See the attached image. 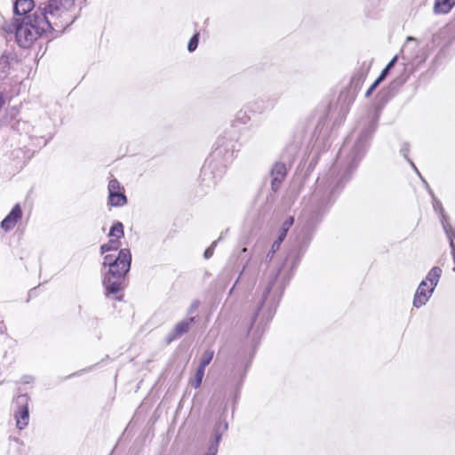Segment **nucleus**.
<instances>
[{
	"label": "nucleus",
	"instance_id": "f257e3e1",
	"mask_svg": "<svg viewBox=\"0 0 455 455\" xmlns=\"http://www.w3.org/2000/svg\"><path fill=\"white\" fill-rule=\"evenodd\" d=\"M75 0H51L44 11L27 15L16 28V40L28 48L40 36L52 31H61L74 22Z\"/></svg>",
	"mask_w": 455,
	"mask_h": 455
},
{
	"label": "nucleus",
	"instance_id": "f03ea898",
	"mask_svg": "<svg viewBox=\"0 0 455 455\" xmlns=\"http://www.w3.org/2000/svg\"><path fill=\"white\" fill-rule=\"evenodd\" d=\"M131 260L132 255L128 249L120 250L117 257L110 254L104 257L103 266L108 267L103 280L107 295L116 294L121 291L122 280L130 270Z\"/></svg>",
	"mask_w": 455,
	"mask_h": 455
},
{
	"label": "nucleus",
	"instance_id": "7ed1b4c3",
	"mask_svg": "<svg viewBox=\"0 0 455 455\" xmlns=\"http://www.w3.org/2000/svg\"><path fill=\"white\" fill-rule=\"evenodd\" d=\"M28 398L27 395H20L16 399L17 404L20 406L19 411H17L15 418L17 421V427L20 429H23L28 424Z\"/></svg>",
	"mask_w": 455,
	"mask_h": 455
},
{
	"label": "nucleus",
	"instance_id": "20e7f679",
	"mask_svg": "<svg viewBox=\"0 0 455 455\" xmlns=\"http://www.w3.org/2000/svg\"><path fill=\"white\" fill-rule=\"evenodd\" d=\"M434 290L431 287H428L427 281H422L414 296L413 305L416 307H420L425 305L432 295Z\"/></svg>",
	"mask_w": 455,
	"mask_h": 455
},
{
	"label": "nucleus",
	"instance_id": "39448f33",
	"mask_svg": "<svg viewBox=\"0 0 455 455\" xmlns=\"http://www.w3.org/2000/svg\"><path fill=\"white\" fill-rule=\"evenodd\" d=\"M194 322L195 317H190L177 323L172 331L168 334L167 342L170 343L187 333Z\"/></svg>",
	"mask_w": 455,
	"mask_h": 455
},
{
	"label": "nucleus",
	"instance_id": "423d86ee",
	"mask_svg": "<svg viewBox=\"0 0 455 455\" xmlns=\"http://www.w3.org/2000/svg\"><path fill=\"white\" fill-rule=\"evenodd\" d=\"M22 217V211L19 204H15L11 212L3 220L1 227L5 231L12 230Z\"/></svg>",
	"mask_w": 455,
	"mask_h": 455
},
{
	"label": "nucleus",
	"instance_id": "0eeeda50",
	"mask_svg": "<svg viewBox=\"0 0 455 455\" xmlns=\"http://www.w3.org/2000/svg\"><path fill=\"white\" fill-rule=\"evenodd\" d=\"M286 175V166L284 164L276 163L271 171V188L273 191H276Z\"/></svg>",
	"mask_w": 455,
	"mask_h": 455
},
{
	"label": "nucleus",
	"instance_id": "6e6552de",
	"mask_svg": "<svg viewBox=\"0 0 455 455\" xmlns=\"http://www.w3.org/2000/svg\"><path fill=\"white\" fill-rule=\"evenodd\" d=\"M13 4V11L16 15H28L33 11L35 4L33 0H17Z\"/></svg>",
	"mask_w": 455,
	"mask_h": 455
},
{
	"label": "nucleus",
	"instance_id": "1a4fd4ad",
	"mask_svg": "<svg viewBox=\"0 0 455 455\" xmlns=\"http://www.w3.org/2000/svg\"><path fill=\"white\" fill-rule=\"evenodd\" d=\"M454 5V0H435L434 12L437 14H445L448 13Z\"/></svg>",
	"mask_w": 455,
	"mask_h": 455
},
{
	"label": "nucleus",
	"instance_id": "9d476101",
	"mask_svg": "<svg viewBox=\"0 0 455 455\" xmlns=\"http://www.w3.org/2000/svg\"><path fill=\"white\" fill-rule=\"evenodd\" d=\"M443 230L447 235V238L450 242V246L451 249V253L453 255L454 259V267L453 270L455 271V244H454V239H455V229L451 227L450 223H446L445 221H443Z\"/></svg>",
	"mask_w": 455,
	"mask_h": 455
},
{
	"label": "nucleus",
	"instance_id": "9b49d317",
	"mask_svg": "<svg viewBox=\"0 0 455 455\" xmlns=\"http://www.w3.org/2000/svg\"><path fill=\"white\" fill-rule=\"evenodd\" d=\"M442 274V269L438 267H434L428 273L427 279V283L428 282L430 283L431 288L435 290V287L437 285L440 276Z\"/></svg>",
	"mask_w": 455,
	"mask_h": 455
},
{
	"label": "nucleus",
	"instance_id": "f8f14e48",
	"mask_svg": "<svg viewBox=\"0 0 455 455\" xmlns=\"http://www.w3.org/2000/svg\"><path fill=\"white\" fill-rule=\"evenodd\" d=\"M109 204L112 206H123L126 204V196L121 191L108 194Z\"/></svg>",
	"mask_w": 455,
	"mask_h": 455
},
{
	"label": "nucleus",
	"instance_id": "ddd939ff",
	"mask_svg": "<svg viewBox=\"0 0 455 455\" xmlns=\"http://www.w3.org/2000/svg\"><path fill=\"white\" fill-rule=\"evenodd\" d=\"M120 245V240L111 237L107 243L101 245L100 251L103 254L109 251H116L119 249Z\"/></svg>",
	"mask_w": 455,
	"mask_h": 455
},
{
	"label": "nucleus",
	"instance_id": "4468645a",
	"mask_svg": "<svg viewBox=\"0 0 455 455\" xmlns=\"http://www.w3.org/2000/svg\"><path fill=\"white\" fill-rule=\"evenodd\" d=\"M294 219L293 217L290 216L288 217L282 224V227L279 230L278 237L281 238V240H284L288 230L293 225Z\"/></svg>",
	"mask_w": 455,
	"mask_h": 455
},
{
	"label": "nucleus",
	"instance_id": "2eb2a0df",
	"mask_svg": "<svg viewBox=\"0 0 455 455\" xmlns=\"http://www.w3.org/2000/svg\"><path fill=\"white\" fill-rule=\"evenodd\" d=\"M432 196H434L431 190H429ZM433 207L435 212H439L441 214V222L445 221L446 223H449L448 216L444 213L443 207L442 205V203L437 200L436 198L433 197Z\"/></svg>",
	"mask_w": 455,
	"mask_h": 455
},
{
	"label": "nucleus",
	"instance_id": "dca6fc26",
	"mask_svg": "<svg viewBox=\"0 0 455 455\" xmlns=\"http://www.w3.org/2000/svg\"><path fill=\"white\" fill-rule=\"evenodd\" d=\"M109 236L120 240L124 236V226L121 222H116L110 228Z\"/></svg>",
	"mask_w": 455,
	"mask_h": 455
},
{
	"label": "nucleus",
	"instance_id": "f3484780",
	"mask_svg": "<svg viewBox=\"0 0 455 455\" xmlns=\"http://www.w3.org/2000/svg\"><path fill=\"white\" fill-rule=\"evenodd\" d=\"M204 375V369H202V367H198L194 379H191V381H190V384L195 388H198L201 386Z\"/></svg>",
	"mask_w": 455,
	"mask_h": 455
},
{
	"label": "nucleus",
	"instance_id": "a211bd4d",
	"mask_svg": "<svg viewBox=\"0 0 455 455\" xmlns=\"http://www.w3.org/2000/svg\"><path fill=\"white\" fill-rule=\"evenodd\" d=\"M214 352L212 350H206L201 357L198 367L205 370V367L211 363L213 358Z\"/></svg>",
	"mask_w": 455,
	"mask_h": 455
},
{
	"label": "nucleus",
	"instance_id": "6ab92c4d",
	"mask_svg": "<svg viewBox=\"0 0 455 455\" xmlns=\"http://www.w3.org/2000/svg\"><path fill=\"white\" fill-rule=\"evenodd\" d=\"M221 438V434L216 433L215 442L212 443L208 449L206 455H216L218 452V445Z\"/></svg>",
	"mask_w": 455,
	"mask_h": 455
},
{
	"label": "nucleus",
	"instance_id": "aec40b11",
	"mask_svg": "<svg viewBox=\"0 0 455 455\" xmlns=\"http://www.w3.org/2000/svg\"><path fill=\"white\" fill-rule=\"evenodd\" d=\"M120 183L116 180H111L108 183V194L120 191Z\"/></svg>",
	"mask_w": 455,
	"mask_h": 455
},
{
	"label": "nucleus",
	"instance_id": "412c9836",
	"mask_svg": "<svg viewBox=\"0 0 455 455\" xmlns=\"http://www.w3.org/2000/svg\"><path fill=\"white\" fill-rule=\"evenodd\" d=\"M197 45H198V34H196L191 37V39L188 43V50L189 52H193L196 49Z\"/></svg>",
	"mask_w": 455,
	"mask_h": 455
},
{
	"label": "nucleus",
	"instance_id": "4be33fe9",
	"mask_svg": "<svg viewBox=\"0 0 455 455\" xmlns=\"http://www.w3.org/2000/svg\"><path fill=\"white\" fill-rule=\"evenodd\" d=\"M283 241V240H281V238L278 237L277 240L273 243L271 251L267 254V256L272 257L274 253L279 249Z\"/></svg>",
	"mask_w": 455,
	"mask_h": 455
},
{
	"label": "nucleus",
	"instance_id": "5701e85b",
	"mask_svg": "<svg viewBox=\"0 0 455 455\" xmlns=\"http://www.w3.org/2000/svg\"><path fill=\"white\" fill-rule=\"evenodd\" d=\"M216 244H217V241H214L212 243V245L205 250V251H204L205 259H210L212 256Z\"/></svg>",
	"mask_w": 455,
	"mask_h": 455
},
{
	"label": "nucleus",
	"instance_id": "b1692460",
	"mask_svg": "<svg viewBox=\"0 0 455 455\" xmlns=\"http://www.w3.org/2000/svg\"><path fill=\"white\" fill-rule=\"evenodd\" d=\"M270 289H271V286H268V287L266 289V291H264V293H263V297H262V300H261V302H260V304H259V307H258L257 312L255 313L254 318L257 316L258 312L259 311L260 307H262L264 300L267 299V295H268V293H269V291H270Z\"/></svg>",
	"mask_w": 455,
	"mask_h": 455
},
{
	"label": "nucleus",
	"instance_id": "393cba45",
	"mask_svg": "<svg viewBox=\"0 0 455 455\" xmlns=\"http://www.w3.org/2000/svg\"><path fill=\"white\" fill-rule=\"evenodd\" d=\"M380 82L376 80L372 84L371 86L368 89L367 92H366V96H369L372 92L373 90L378 86V84H379Z\"/></svg>",
	"mask_w": 455,
	"mask_h": 455
},
{
	"label": "nucleus",
	"instance_id": "a878e982",
	"mask_svg": "<svg viewBox=\"0 0 455 455\" xmlns=\"http://www.w3.org/2000/svg\"><path fill=\"white\" fill-rule=\"evenodd\" d=\"M408 152H409V145L405 143V144H403V146L401 148V153L403 154V156L405 158H407Z\"/></svg>",
	"mask_w": 455,
	"mask_h": 455
},
{
	"label": "nucleus",
	"instance_id": "bb28decb",
	"mask_svg": "<svg viewBox=\"0 0 455 455\" xmlns=\"http://www.w3.org/2000/svg\"><path fill=\"white\" fill-rule=\"evenodd\" d=\"M388 71H389V69H387V68H385L382 70V72H381L380 76H379V78H378L377 80H378V81H379V82H381V81L386 77V76L387 75Z\"/></svg>",
	"mask_w": 455,
	"mask_h": 455
},
{
	"label": "nucleus",
	"instance_id": "cd10ccee",
	"mask_svg": "<svg viewBox=\"0 0 455 455\" xmlns=\"http://www.w3.org/2000/svg\"><path fill=\"white\" fill-rule=\"evenodd\" d=\"M397 60V56H395L391 60L390 62L387 64V66L386 67L387 69H390L396 62Z\"/></svg>",
	"mask_w": 455,
	"mask_h": 455
},
{
	"label": "nucleus",
	"instance_id": "c85d7f7f",
	"mask_svg": "<svg viewBox=\"0 0 455 455\" xmlns=\"http://www.w3.org/2000/svg\"><path fill=\"white\" fill-rule=\"evenodd\" d=\"M408 161L410 162V164L413 167V169L416 171V172L420 176V174H419L418 169L416 168V166L414 165V164L410 159H408Z\"/></svg>",
	"mask_w": 455,
	"mask_h": 455
},
{
	"label": "nucleus",
	"instance_id": "c756f323",
	"mask_svg": "<svg viewBox=\"0 0 455 455\" xmlns=\"http://www.w3.org/2000/svg\"><path fill=\"white\" fill-rule=\"evenodd\" d=\"M245 267H246V266H244V267H243V270H242V272H241L240 275H242L243 274V272H244V270H245ZM240 277H241V276H239V277H238V279L236 280L235 284L239 282Z\"/></svg>",
	"mask_w": 455,
	"mask_h": 455
},
{
	"label": "nucleus",
	"instance_id": "7c9ffc66",
	"mask_svg": "<svg viewBox=\"0 0 455 455\" xmlns=\"http://www.w3.org/2000/svg\"><path fill=\"white\" fill-rule=\"evenodd\" d=\"M246 251H247V248L244 247L242 249V252H246Z\"/></svg>",
	"mask_w": 455,
	"mask_h": 455
},
{
	"label": "nucleus",
	"instance_id": "2f4dec72",
	"mask_svg": "<svg viewBox=\"0 0 455 455\" xmlns=\"http://www.w3.org/2000/svg\"><path fill=\"white\" fill-rule=\"evenodd\" d=\"M227 428H228V424H227V423H225V424H224V430H226Z\"/></svg>",
	"mask_w": 455,
	"mask_h": 455
},
{
	"label": "nucleus",
	"instance_id": "473e14b6",
	"mask_svg": "<svg viewBox=\"0 0 455 455\" xmlns=\"http://www.w3.org/2000/svg\"><path fill=\"white\" fill-rule=\"evenodd\" d=\"M12 2H13V3H14V2H17V0H12Z\"/></svg>",
	"mask_w": 455,
	"mask_h": 455
}]
</instances>
